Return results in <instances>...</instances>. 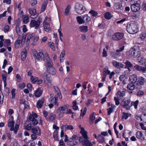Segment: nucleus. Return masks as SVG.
Masks as SVG:
<instances>
[{
    "mask_svg": "<svg viewBox=\"0 0 146 146\" xmlns=\"http://www.w3.org/2000/svg\"><path fill=\"white\" fill-rule=\"evenodd\" d=\"M126 29L127 31L131 34L136 33L137 31V25L135 23H130L127 26Z\"/></svg>",
    "mask_w": 146,
    "mask_h": 146,
    "instance_id": "1",
    "label": "nucleus"
},
{
    "mask_svg": "<svg viewBox=\"0 0 146 146\" xmlns=\"http://www.w3.org/2000/svg\"><path fill=\"white\" fill-rule=\"evenodd\" d=\"M75 10L79 14L83 13L85 11V9L82 4L77 3L75 4Z\"/></svg>",
    "mask_w": 146,
    "mask_h": 146,
    "instance_id": "2",
    "label": "nucleus"
},
{
    "mask_svg": "<svg viewBox=\"0 0 146 146\" xmlns=\"http://www.w3.org/2000/svg\"><path fill=\"white\" fill-rule=\"evenodd\" d=\"M78 137L77 135H73L72 138H70L67 142V144L68 145L73 146L76 145L78 144L77 142Z\"/></svg>",
    "mask_w": 146,
    "mask_h": 146,
    "instance_id": "3",
    "label": "nucleus"
},
{
    "mask_svg": "<svg viewBox=\"0 0 146 146\" xmlns=\"http://www.w3.org/2000/svg\"><path fill=\"white\" fill-rule=\"evenodd\" d=\"M146 82V80L142 77H139L138 80L135 84L136 88L137 89H140L141 88V85H143Z\"/></svg>",
    "mask_w": 146,
    "mask_h": 146,
    "instance_id": "4",
    "label": "nucleus"
},
{
    "mask_svg": "<svg viewBox=\"0 0 146 146\" xmlns=\"http://www.w3.org/2000/svg\"><path fill=\"white\" fill-rule=\"evenodd\" d=\"M130 102V100H127L124 98L121 102V104L124 108L126 110H129L131 107V105H129Z\"/></svg>",
    "mask_w": 146,
    "mask_h": 146,
    "instance_id": "5",
    "label": "nucleus"
},
{
    "mask_svg": "<svg viewBox=\"0 0 146 146\" xmlns=\"http://www.w3.org/2000/svg\"><path fill=\"white\" fill-rule=\"evenodd\" d=\"M37 117V115L36 113H32V115L29 116V120L32 122V124L34 126L36 125L38 123L37 121L35 118Z\"/></svg>",
    "mask_w": 146,
    "mask_h": 146,
    "instance_id": "6",
    "label": "nucleus"
},
{
    "mask_svg": "<svg viewBox=\"0 0 146 146\" xmlns=\"http://www.w3.org/2000/svg\"><path fill=\"white\" fill-rule=\"evenodd\" d=\"M26 37V35L23 34L22 36V39L21 40V38L20 37L18 38L15 43V47H18L19 46V45L22 42L23 43H25Z\"/></svg>",
    "mask_w": 146,
    "mask_h": 146,
    "instance_id": "7",
    "label": "nucleus"
},
{
    "mask_svg": "<svg viewBox=\"0 0 146 146\" xmlns=\"http://www.w3.org/2000/svg\"><path fill=\"white\" fill-rule=\"evenodd\" d=\"M123 33H117L113 34L112 36L113 39L115 40H118L123 38Z\"/></svg>",
    "mask_w": 146,
    "mask_h": 146,
    "instance_id": "8",
    "label": "nucleus"
},
{
    "mask_svg": "<svg viewBox=\"0 0 146 146\" xmlns=\"http://www.w3.org/2000/svg\"><path fill=\"white\" fill-rule=\"evenodd\" d=\"M40 24V22L39 21L33 20L31 21L30 25L31 27H35V28H37L39 27Z\"/></svg>",
    "mask_w": 146,
    "mask_h": 146,
    "instance_id": "9",
    "label": "nucleus"
},
{
    "mask_svg": "<svg viewBox=\"0 0 146 146\" xmlns=\"http://www.w3.org/2000/svg\"><path fill=\"white\" fill-rule=\"evenodd\" d=\"M140 5L139 4L135 3L131 5V8L133 12H136L140 10Z\"/></svg>",
    "mask_w": 146,
    "mask_h": 146,
    "instance_id": "10",
    "label": "nucleus"
},
{
    "mask_svg": "<svg viewBox=\"0 0 146 146\" xmlns=\"http://www.w3.org/2000/svg\"><path fill=\"white\" fill-rule=\"evenodd\" d=\"M35 55L37 59L39 60H44V55L43 52L41 51L39 53L36 52L35 54Z\"/></svg>",
    "mask_w": 146,
    "mask_h": 146,
    "instance_id": "11",
    "label": "nucleus"
},
{
    "mask_svg": "<svg viewBox=\"0 0 146 146\" xmlns=\"http://www.w3.org/2000/svg\"><path fill=\"white\" fill-rule=\"evenodd\" d=\"M137 80V76L135 75H132L129 78V80L131 83L136 84Z\"/></svg>",
    "mask_w": 146,
    "mask_h": 146,
    "instance_id": "12",
    "label": "nucleus"
},
{
    "mask_svg": "<svg viewBox=\"0 0 146 146\" xmlns=\"http://www.w3.org/2000/svg\"><path fill=\"white\" fill-rule=\"evenodd\" d=\"M112 64L114 67L118 68H122L124 66V65L122 64L115 61H113Z\"/></svg>",
    "mask_w": 146,
    "mask_h": 146,
    "instance_id": "13",
    "label": "nucleus"
},
{
    "mask_svg": "<svg viewBox=\"0 0 146 146\" xmlns=\"http://www.w3.org/2000/svg\"><path fill=\"white\" fill-rule=\"evenodd\" d=\"M31 130L33 133L38 135H41V130L39 127L37 128L33 127L32 128Z\"/></svg>",
    "mask_w": 146,
    "mask_h": 146,
    "instance_id": "14",
    "label": "nucleus"
},
{
    "mask_svg": "<svg viewBox=\"0 0 146 146\" xmlns=\"http://www.w3.org/2000/svg\"><path fill=\"white\" fill-rule=\"evenodd\" d=\"M135 47L134 49V57L135 58H138L141 55V51L139 50V48L137 46H134Z\"/></svg>",
    "mask_w": 146,
    "mask_h": 146,
    "instance_id": "15",
    "label": "nucleus"
},
{
    "mask_svg": "<svg viewBox=\"0 0 146 146\" xmlns=\"http://www.w3.org/2000/svg\"><path fill=\"white\" fill-rule=\"evenodd\" d=\"M136 70L140 71L143 72H145L146 71V67H143L141 66L136 65L134 66Z\"/></svg>",
    "mask_w": 146,
    "mask_h": 146,
    "instance_id": "16",
    "label": "nucleus"
},
{
    "mask_svg": "<svg viewBox=\"0 0 146 146\" xmlns=\"http://www.w3.org/2000/svg\"><path fill=\"white\" fill-rule=\"evenodd\" d=\"M52 62L51 61L49 57H47V60H46V66L47 69L51 67H52Z\"/></svg>",
    "mask_w": 146,
    "mask_h": 146,
    "instance_id": "17",
    "label": "nucleus"
},
{
    "mask_svg": "<svg viewBox=\"0 0 146 146\" xmlns=\"http://www.w3.org/2000/svg\"><path fill=\"white\" fill-rule=\"evenodd\" d=\"M135 47L134 46L132 48H131L128 52H127V54L128 55L129 57H131L132 56L134 57V49Z\"/></svg>",
    "mask_w": 146,
    "mask_h": 146,
    "instance_id": "18",
    "label": "nucleus"
},
{
    "mask_svg": "<svg viewBox=\"0 0 146 146\" xmlns=\"http://www.w3.org/2000/svg\"><path fill=\"white\" fill-rule=\"evenodd\" d=\"M114 8L118 10H121L123 9L121 3H115L114 6Z\"/></svg>",
    "mask_w": 146,
    "mask_h": 146,
    "instance_id": "19",
    "label": "nucleus"
},
{
    "mask_svg": "<svg viewBox=\"0 0 146 146\" xmlns=\"http://www.w3.org/2000/svg\"><path fill=\"white\" fill-rule=\"evenodd\" d=\"M80 133L82 134V137L85 139H87L89 138L87 135V132L85 131L83 127L81 128V130L80 131Z\"/></svg>",
    "mask_w": 146,
    "mask_h": 146,
    "instance_id": "20",
    "label": "nucleus"
},
{
    "mask_svg": "<svg viewBox=\"0 0 146 146\" xmlns=\"http://www.w3.org/2000/svg\"><path fill=\"white\" fill-rule=\"evenodd\" d=\"M44 30L46 32H48L50 30V28L49 24L45 21L43 22Z\"/></svg>",
    "mask_w": 146,
    "mask_h": 146,
    "instance_id": "21",
    "label": "nucleus"
},
{
    "mask_svg": "<svg viewBox=\"0 0 146 146\" xmlns=\"http://www.w3.org/2000/svg\"><path fill=\"white\" fill-rule=\"evenodd\" d=\"M27 50L25 48L21 52V58L22 60L24 61L27 55Z\"/></svg>",
    "mask_w": 146,
    "mask_h": 146,
    "instance_id": "22",
    "label": "nucleus"
},
{
    "mask_svg": "<svg viewBox=\"0 0 146 146\" xmlns=\"http://www.w3.org/2000/svg\"><path fill=\"white\" fill-rule=\"evenodd\" d=\"M44 102V99L42 98L41 100H38L36 106L38 108H41Z\"/></svg>",
    "mask_w": 146,
    "mask_h": 146,
    "instance_id": "23",
    "label": "nucleus"
},
{
    "mask_svg": "<svg viewBox=\"0 0 146 146\" xmlns=\"http://www.w3.org/2000/svg\"><path fill=\"white\" fill-rule=\"evenodd\" d=\"M136 137L141 140H142L144 139L142 132L139 131H137L136 133Z\"/></svg>",
    "mask_w": 146,
    "mask_h": 146,
    "instance_id": "24",
    "label": "nucleus"
},
{
    "mask_svg": "<svg viewBox=\"0 0 146 146\" xmlns=\"http://www.w3.org/2000/svg\"><path fill=\"white\" fill-rule=\"evenodd\" d=\"M136 87L135 84L133 83L129 84L127 86V89L131 91L133 90Z\"/></svg>",
    "mask_w": 146,
    "mask_h": 146,
    "instance_id": "25",
    "label": "nucleus"
},
{
    "mask_svg": "<svg viewBox=\"0 0 146 146\" xmlns=\"http://www.w3.org/2000/svg\"><path fill=\"white\" fill-rule=\"evenodd\" d=\"M84 21V23H86L87 24L90 21V18L89 17L88 15H86L83 17Z\"/></svg>",
    "mask_w": 146,
    "mask_h": 146,
    "instance_id": "26",
    "label": "nucleus"
},
{
    "mask_svg": "<svg viewBox=\"0 0 146 146\" xmlns=\"http://www.w3.org/2000/svg\"><path fill=\"white\" fill-rule=\"evenodd\" d=\"M41 90L39 88L37 89L35 93V97H38L40 96L42 94Z\"/></svg>",
    "mask_w": 146,
    "mask_h": 146,
    "instance_id": "27",
    "label": "nucleus"
},
{
    "mask_svg": "<svg viewBox=\"0 0 146 146\" xmlns=\"http://www.w3.org/2000/svg\"><path fill=\"white\" fill-rule=\"evenodd\" d=\"M58 96L57 95H55L54 98L51 100V102L54 104L56 106H58V103L57 102Z\"/></svg>",
    "mask_w": 146,
    "mask_h": 146,
    "instance_id": "28",
    "label": "nucleus"
},
{
    "mask_svg": "<svg viewBox=\"0 0 146 146\" xmlns=\"http://www.w3.org/2000/svg\"><path fill=\"white\" fill-rule=\"evenodd\" d=\"M83 146H92L93 145L92 143L89 141V140L87 139L85 140L84 143L82 144Z\"/></svg>",
    "mask_w": 146,
    "mask_h": 146,
    "instance_id": "29",
    "label": "nucleus"
},
{
    "mask_svg": "<svg viewBox=\"0 0 146 146\" xmlns=\"http://www.w3.org/2000/svg\"><path fill=\"white\" fill-rule=\"evenodd\" d=\"M47 70L48 71V72L51 74L54 75L55 74L56 70L53 66L49 68Z\"/></svg>",
    "mask_w": 146,
    "mask_h": 146,
    "instance_id": "30",
    "label": "nucleus"
},
{
    "mask_svg": "<svg viewBox=\"0 0 146 146\" xmlns=\"http://www.w3.org/2000/svg\"><path fill=\"white\" fill-rule=\"evenodd\" d=\"M79 29L81 32L86 33L88 31V27L87 26H80L79 27Z\"/></svg>",
    "mask_w": 146,
    "mask_h": 146,
    "instance_id": "31",
    "label": "nucleus"
},
{
    "mask_svg": "<svg viewBox=\"0 0 146 146\" xmlns=\"http://www.w3.org/2000/svg\"><path fill=\"white\" fill-rule=\"evenodd\" d=\"M15 122L13 121H10L8 123V126L11 127L10 130L13 131L14 129V124Z\"/></svg>",
    "mask_w": 146,
    "mask_h": 146,
    "instance_id": "32",
    "label": "nucleus"
},
{
    "mask_svg": "<svg viewBox=\"0 0 146 146\" xmlns=\"http://www.w3.org/2000/svg\"><path fill=\"white\" fill-rule=\"evenodd\" d=\"M65 51L64 50H63L60 56V62H62L63 61L64 59L63 58L65 55Z\"/></svg>",
    "mask_w": 146,
    "mask_h": 146,
    "instance_id": "33",
    "label": "nucleus"
},
{
    "mask_svg": "<svg viewBox=\"0 0 146 146\" xmlns=\"http://www.w3.org/2000/svg\"><path fill=\"white\" fill-rule=\"evenodd\" d=\"M46 77V79L47 82L49 83H50L52 82V79L50 76H48L47 74H46L45 76H44L43 77L44 79Z\"/></svg>",
    "mask_w": 146,
    "mask_h": 146,
    "instance_id": "34",
    "label": "nucleus"
},
{
    "mask_svg": "<svg viewBox=\"0 0 146 146\" xmlns=\"http://www.w3.org/2000/svg\"><path fill=\"white\" fill-rule=\"evenodd\" d=\"M47 0H46V1H44L43 2V3L42 4V7H41V12H42L44 11L46 9V5H47Z\"/></svg>",
    "mask_w": 146,
    "mask_h": 146,
    "instance_id": "35",
    "label": "nucleus"
},
{
    "mask_svg": "<svg viewBox=\"0 0 146 146\" xmlns=\"http://www.w3.org/2000/svg\"><path fill=\"white\" fill-rule=\"evenodd\" d=\"M77 20L78 23L80 24L84 23L83 18H82L81 16H78L77 17Z\"/></svg>",
    "mask_w": 146,
    "mask_h": 146,
    "instance_id": "36",
    "label": "nucleus"
},
{
    "mask_svg": "<svg viewBox=\"0 0 146 146\" xmlns=\"http://www.w3.org/2000/svg\"><path fill=\"white\" fill-rule=\"evenodd\" d=\"M125 95L124 92H121L119 91L117 93V96L118 98H121V97H123Z\"/></svg>",
    "mask_w": 146,
    "mask_h": 146,
    "instance_id": "37",
    "label": "nucleus"
},
{
    "mask_svg": "<svg viewBox=\"0 0 146 146\" xmlns=\"http://www.w3.org/2000/svg\"><path fill=\"white\" fill-rule=\"evenodd\" d=\"M130 114L128 113L123 112V115L122 116V119H127L129 116H130Z\"/></svg>",
    "mask_w": 146,
    "mask_h": 146,
    "instance_id": "38",
    "label": "nucleus"
},
{
    "mask_svg": "<svg viewBox=\"0 0 146 146\" xmlns=\"http://www.w3.org/2000/svg\"><path fill=\"white\" fill-rule=\"evenodd\" d=\"M71 8V6L70 5H68L66 7L65 10V15H66L69 14L70 10Z\"/></svg>",
    "mask_w": 146,
    "mask_h": 146,
    "instance_id": "39",
    "label": "nucleus"
},
{
    "mask_svg": "<svg viewBox=\"0 0 146 146\" xmlns=\"http://www.w3.org/2000/svg\"><path fill=\"white\" fill-rule=\"evenodd\" d=\"M53 88L56 92L57 93L56 95L58 96H59V94L61 95L60 91L58 86H54Z\"/></svg>",
    "mask_w": 146,
    "mask_h": 146,
    "instance_id": "40",
    "label": "nucleus"
},
{
    "mask_svg": "<svg viewBox=\"0 0 146 146\" xmlns=\"http://www.w3.org/2000/svg\"><path fill=\"white\" fill-rule=\"evenodd\" d=\"M126 66L125 68H128L130 67L131 68L133 66V64H131L130 62L128 61H126L125 62Z\"/></svg>",
    "mask_w": 146,
    "mask_h": 146,
    "instance_id": "41",
    "label": "nucleus"
},
{
    "mask_svg": "<svg viewBox=\"0 0 146 146\" xmlns=\"http://www.w3.org/2000/svg\"><path fill=\"white\" fill-rule=\"evenodd\" d=\"M98 139L99 140L100 143H103L104 141V137L100 134L99 135Z\"/></svg>",
    "mask_w": 146,
    "mask_h": 146,
    "instance_id": "42",
    "label": "nucleus"
},
{
    "mask_svg": "<svg viewBox=\"0 0 146 146\" xmlns=\"http://www.w3.org/2000/svg\"><path fill=\"white\" fill-rule=\"evenodd\" d=\"M110 72L106 68H105L103 69V74H105V75L106 76V74H110Z\"/></svg>",
    "mask_w": 146,
    "mask_h": 146,
    "instance_id": "43",
    "label": "nucleus"
},
{
    "mask_svg": "<svg viewBox=\"0 0 146 146\" xmlns=\"http://www.w3.org/2000/svg\"><path fill=\"white\" fill-rule=\"evenodd\" d=\"M138 103V100L136 101L135 102H131V106L133 105L135 108L136 109L137 108V105Z\"/></svg>",
    "mask_w": 146,
    "mask_h": 146,
    "instance_id": "44",
    "label": "nucleus"
},
{
    "mask_svg": "<svg viewBox=\"0 0 146 146\" xmlns=\"http://www.w3.org/2000/svg\"><path fill=\"white\" fill-rule=\"evenodd\" d=\"M112 17L111 14L109 12H107L105 13L104 17L107 19H110Z\"/></svg>",
    "mask_w": 146,
    "mask_h": 146,
    "instance_id": "45",
    "label": "nucleus"
},
{
    "mask_svg": "<svg viewBox=\"0 0 146 146\" xmlns=\"http://www.w3.org/2000/svg\"><path fill=\"white\" fill-rule=\"evenodd\" d=\"M73 105L72 106L73 109L74 110H77L78 108V106H76V100L74 101L72 103Z\"/></svg>",
    "mask_w": 146,
    "mask_h": 146,
    "instance_id": "46",
    "label": "nucleus"
},
{
    "mask_svg": "<svg viewBox=\"0 0 146 146\" xmlns=\"http://www.w3.org/2000/svg\"><path fill=\"white\" fill-rule=\"evenodd\" d=\"M139 62L141 65H143L144 64H145L146 62V60L143 58H141L140 60L139 61Z\"/></svg>",
    "mask_w": 146,
    "mask_h": 146,
    "instance_id": "47",
    "label": "nucleus"
},
{
    "mask_svg": "<svg viewBox=\"0 0 146 146\" xmlns=\"http://www.w3.org/2000/svg\"><path fill=\"white\" fill-rule=\"evenodd\" d=\"M67 107L66 105H64L63 106L60 107L58 108V110L60 111H65Z\"/></svg>",
    "mask_w": 146,
    "mask_h": 146,
    "instance_id": "48",
    "label": "nucleus"
},
{
    "mask_svg": "<svg viewBox=\"0 0 146 146\" xmlns=\"http://www.w3.org/2000/svg\"><path fill=\"white\" fill-rule=\"evenodd\" d=\"M141 120L144 122H146V114H144L141 115Z\"/></svg>",
    "mask_w": 146,
    "mask_h": 146,
    "instance_id": "49",
    "label": "nucleus"
},
{
    "mask_svg": "<svg viewBox=\"0 0 146 146\" xmlns=\"http://www.w3.org/2000/svg\"><path fill=\"white\" fill-rule=\"evenodd\" d=\"M140 36L141 39V40H143L146 37V34L144 32H143L140 35Z\"/></svg>",
    "mask_w": 146,
    "mask_h": 146,
    "instance_id": "50",
    "label": "nucleus"
},
{
    "mask_svg": "<svg viewBox=\"0 0 146 146\" xmlns=\"http://www.w3.org/2000/svg\"><path fill=\"white\" fill-rule=\"evenodd\" d=\"M58 132L54 131L53 133V137L55 140H58Z\"/></svg>",
    "mask_w": 146,
    "mask_h": 146,
    "instance_id": "51",
    "label": "nucleus"
},
{
    "mask_svg": "<svg viewBox=\"0 0 146 146\" xmlns=\"http://www.w3.org/2000/svg\"><path fill=\"white\" fill-rule=\"evenodd\" d=\"M89 13H91L92 16L93 17H95L97 15V13L94 11L92 10L89 12Z\"/></svg>",
    "mask_w": 146,
    "mask_h": 146,
    "instance_id": "52",
    "label": "nucleus"
},
{
    "mask_svg": "<svg viewBox=\"0 0 146 146\" xmlns=\"http://www.w3.org/2000/svg\"><path fill=\"white\" fill-rule=\"evenodd\" d=\"M19 125L18 124H16L15 125V126L14 127V129L13 130L14 131L15 133L16 134L17 133L18 129L19 128Z\"/></svg>",
    "mask_w": 146,
    "mask_h": 146,
    "instance_id": "53",
    "label": "nucleus"
},
{
    "mask_svg": "<svg viewBox=\"0 0 146 146\" xmlns=\"http://www.w3.org/2000/svg\"><path fill=\"white\" fill-rule=\"evenodd\" d=\"M29 20V18L27 16H25L23 19V21L24 23L25 24L27 23L28 22Z\"/></svg>",
    "mask_w": 146,
    "mask_h": 146,
    "instance_id": "54",
    "label": "nucleus"
},
{
    "mask_svg": "<svg viewBox=\"0 0 146 146\" xmlns=\"http://www.w3.org/2000/svg\"><path fill=\"white\" fill-rule=\"evenodd\" d=\"M66 129H68L70 130H73L74 129L73 127L71 125H65V126Z\"/></svg>",
    "mask_w": 146,
    "mask_h": 146,
    "instance_id": "55",
    "label": "nucleus"
},
{
    "mask_svg": "<svg viewBox=\"0 0 146 146\" xmlns=\"http://www.w3.org/2000/svg\"><path fill=\"white\" fill-rule=\"evenodd\" d=\"M124 46H123L122 47L119 48V49H117L116 51L117 53V55H119V52L122 51L124 49Z\"/></svg>",
    "mask_w": 146,
    "mask_h": 146,
    "instance_id": "56",
    "label": "nucleus"
},
{
    "mask_svg": "<svg viewBox=\"0 0 146 146\" xmlns=\"http://www.w3.org/2000/svg\"><path fill=\"white\" fill-rule=\"evenodd\" d=\"M9 89L8 87L5 88V90L4 91V94L6 95H8L9 93Z\"/></svg>",
    "mask_w": 146,
    "mask_h": 146,
    "instance_id": "57",
    "label": "nucleus"
},
{
    "mask_svg": "<svg viewBox=\"0 0 146 146\" xmlns=\"http://www.w3.org/2000/svg\"><path fill=\"white\" fill-rule=\"evenodd\" d=\"M29 11V13L31 15V14H35L36 13V9H32L31 10H30V9H28Z\"/></svg>",
    "mask_w": 146,
    "mask_h": 146,
    "instance_id": "58",
    "label": "nucleus"
},
{
    "mask_svg": "<svg viewBox=\"0 0 146 146\" xmlns=\"http://www.w3.org/2000/svg\"><path fill=\"white\" fill-rule=\"evenodd\" d=\"M114 100L115 102V104L117 106L119 104V101L118 100V98H117L116 97H114Z\"/></svg>",
    "mask_w": 146,
    "mask_h": 146,
    "instance_id": "59",
    "label": "nucleus"
},
{
    "mask_svg": "<svg viewBox=\"0 0 146 146\" xmlns=\"http://www.w3.org/2000/svg\"><path fill=\"white\" fill-rule=\"evenodd\" d=\"M15 89H12L11 91V93L12 94V98H14L15 97Z\"/></svg>",
    "mask_w": 146,
    "mask_h": 146,
    "instance_id": "60",
    "label": "nucleus"
},
{
    "mask_svg": "<svg viewBox=\"0 0 146 146\" xmlns=\"http://www.w3.org/2000/svg\"><path fill=\"white\" fill-rule=\"evenodd\" d=\"M9 25H6L4 27V31L5 32H7L9 31Z\"/></svg>",
    "mask_w": 146,
    "mask_h": 146,
    "instance_id": "61",
    "label": "nucleus"
},
{
    "mask_svg": "<svg viewBox=\"0 0 146 146\" xmlns=\"http://www.w3.org/2000/svg\"><path fill=\"white\" fill-rule=\"evenodd\" d=\"M49 46L52 48V49L54 50H55V48L54 47V44L53 42H50L49 43Z\"/></svg>",
    "mask_w": 146,
    "mask_h": 146,
    "instance_id": "62",
    "label": "nucleus"
},
{
    "mask_svg": "<svg viewBox=\"0 0 146 146\" xmlns=\"http://www.w3.org/2000/svg\"><path fill=\"white\" fill-rule=\"evenodd\" d=\"M95 117L94 115H90V119L92 123H93V121L95 119Z\"/></svg>",
    "mask_w": 146,
    "mask_h": 146,
    "instance_id": "63",
    "label": "nucleus"
},
{
    "mask_svg": "<svg viewBox=\"0 0 146 146\" xmlns=\"http://www.w3.org/2000/svg\"><path fill=\"white\" fill-rule=\"evenodd\" d=\"M1 76L2 77V80L3 82H6L7 76L3 74H2Z\"/></svg>",
    "mask_w": 146,
    "mask_h": 146,
    "instance_id": "64",
    "label": "nucleus"
}]
</instances>
